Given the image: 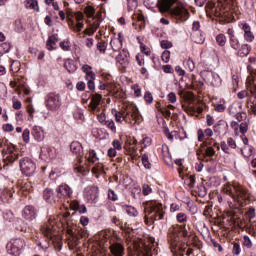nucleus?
I'll list each match as a JSON object with an SVG mask.
<instances>
[{
	"mask_svg": "<svg viewBox=\"0 0 256 256\" xmlns=\"http://www.w3.org/2000/svg\"><path fill=\"white\" fill-rule=\"evenodd\" d=\"M31 137V131L29 129H25L22 134V139L24 143H29Z\"/></svg>",
	"mask_w": 256,
	"mask_h": 256,
	"instance_id": "obj_42",
	"label": "nucleus"
},
{
	"mask_svg": "<svg viewBox=\"0 0 256 256\" xmlns=\"http://www.w3.org/2000/svg\"><path fill=\"white\" fill-rule=\"evenodd\" d=\"M211 79L212 80L210 81V85L212 87H221L222 80H221V76H219V74L212 72Z\"/></svg>",
	"mask_w": 256,
	"mask_h": 256,
	"instance_id": "obj_26",
	"label": "nucleus"
},
{
	"mask_svg": "<svg viewBox=\"0 0 256 256\" xmlns=\"http://www.w3.org/2000/svg\"><path fill=\"white\" fill-rule=\"evenodd\" d=\"M132 115H133V118L136 120V121H141V112H139V108H135L134 110H133V113H132Z\"/></svg>",
	"mask_w": 256,
	"mask_h": 256,
	"instance_id": "obj_56",
	"label": "nucleus"
},
{
	"mask_svg": "<svg viewBox=\"0 0 256 256\" xmlns=\"http://www.w3.org/2000/svg\"><path fill=\"white\" fill-rule=\"evenodd\" d=\"M170 250L174 256H179V254L177 253V243H171Z\"/></svg>",
	"mask_w": 256,
	"mask_h": 256,
	"instance_id": "obj_62",
	"label": "nucleus"
},
{
	"mask_svg": "<svg viewBox=\"0 0 256 256\" xmlns=\"http://www.w3.org/2000/svg\"><path fill=\"white\" fill-rule=\"evenodd\" d=\"M88 161H90V163H95V162L99 161V157H97V152H95L94 149L89 150Z\"/></svg>",
	"mask_w": 256,
	"mask_h": 256,
	"instance_id": "obj_32",
	"label": "nucleus"
},
{
	"mask_svg": "<svg viewBox=\"0 0 256 256\" xmlns=\"http://www.w3.org/2000/svg\"><path fill=\"white\" fill-rule=\"evenodd\" d=\"M56 193L62 197H71L73 195V189L67 184H62L56 188Z\"/></svg>",
	"mask_w": 256,
	"mask_h": 256,
	"instance_id": "obj_15",
	"label": "nucleus"
},
{
	"mask_svg": "<svg viewBox=\"0 0 256 256\" xmlns=\"http://www.w3.org/2000/svg\"><path fill=\"white\" fill-rule=\"evenodd\" d=\"M108 198L110 199V201H119V197L112 189L108 190Z\"/></svg>",
	"mask_w": 256,
	"mask_h": 256,
	"instance_id": "obj_47",
	"label": "nucleus"
},
{
	"mask_svg": "<svg viewBox=\"0 0 256 256\" xmlns=\"http://www.w3.org/2000/svg\"><path fill=\"white\" fill-rule=\"evenodd\" d=\"M104 125L108 127L112 133H117V127L115 126V122L113 120H107Z\"/></svg>",
	"mask_w": 256,
	"mask_h": 256,
	"instance_id": "obj_38",
	"label": "nucleus"
},
{
	"mask_svg": "<svg viewBox=\"0 0 256 256\" xmlns=\"http://www.w3.org/2000/svg\"><path fill=\"white\" fill-rule=\"evenodd\" d=\"M2 128L7 133H11V131H13L15 129V127H13L11 124H4Z\"/></svg>",
	"mask_w": 256,
	"mask_h": 256,
	"instance_id": "obj_64",
	"label": "nucleus"
},
{
	"mask_svg": "<svg viewBox=\"0 0 256 256\" xmlns=\"http://www.w3.org/2000/svg\"><path fill=\"white\" fill-rule=\"evenodd\" d=\"M249 53H251V45L249 44H242L241 47H239L236 55L238 57H247V55H249Z\"/></svg>",
	"mask_w": 256,
	"mask_h": 256,
	"instance_id": "obj_20",
	"label": "nucleus"
},
{
	"mask_svg": "<svg viewBox=\"0 0 256 256\" xmlns=\"http://www.w3.org/2000/svg\"><path fill=\"white\" fill-rule=\"evenodd\" d=\"M167 99L170 103H177V95L175 94V92H170L167 95Z\"/></svg>",
	"mask_w": 256,
	"mask_h": 256,
	"instance_id": "obj_54",
	"label": "nucleus"
},
{
	"mask_svg": "<svg viewBox=\"0 0 256 256\" xmlns=\"http://www.w3.org/2000/svg\"><path fill=\"white\" fill-rule=\"evenodd\" d=\"M242 31H244V39L248 43L253 42V39H255V36L253 35V32H251V26L247 23L242 25Z\"/></svg>",
	"mask_w": 256,
	"mask_h": 256,
	"instance_id": "obj_17",
	"label": "nucleus"
},
{
	"mask_svg": "<svg viewBox=\"0 0 256 256\" xmlns=\"http://www.w3.org/2000/svg\"><path fill=\"white\" fill-rule=\"evenodd\" d=\"M3 161H4V166H1L0 163V171H3L9 163H15L17 159H19V153L15 150V145L9 143L4 146V148L1 151Z\"/></svg>",
	"mask_w": 256,
	"mask_h": 256,
	"instance_id": "obj_1",
	"label": "nucleus"
},
{
	"mask_svg": "<svg viewBox=\"0 0 256 256\" xmlns=\"http://www.w3.org/2000/svg\"><path fill=\"white\" fill-rule=\"evenodd\" d=\"M68 25L70 29H72V31H75L76 33H81L82 29L85 27V23L83 22V14L80 13L76 15V24L75 21L69 19Z\"/></svg>",
	"mask_w": 256,
	"mask_h": 256,
	"instance_id": "obj_10",
	"label": "nucleus"
},
{
	"mask_svg": "<svg viewBox=\"0 0 256 256\" xmlns=\"http://www.w3.org/2000/svg\"><path fill=\"white\" fill-rule=\"evenodd\" d=\"M156 5L160 13H170V15H173V17H176L177 19H181V17H183V10L180 8H174L173 5L165 0H157Z\"/></svg>",
	"mask_w": 256,
	"mask_h": 256,
	"instance_id": "obj_3",
	"label": "nucleus"
},
{
	"mask_svg": "<svg viewBox=\"0 0 256 256\" xmlns=\"http://www.w3.org/2000/svg\"><path fill=\"white\" fill-rule=\"evenodd\" d=\"M113 148L115 149V151H121V149H123V146L121 145V142L119 140H114L112 142Z\"/></svg>",
	"mask_w": 256,
	"mask_h": 256,
	"instance_id": "obj_55",
	"label": "nucleus"
},
{
	"mask_svg": "<svg viewBox=\"0 0 256 256\" xmlns=\"http://www.w3.org/2000/svg\"><path fill=\"white\" fill-rule=\"evenodd\" d=\"M232 253L233 255H236V256L241 254V245H239V243H234L232 248Z\"/></svg>",
	"mask_w": 256,
	"mask_h": 256,
	"instance_id": "obj_48",
	"label": "nucleus"
},
{
	"mask_svg": "<svg viewBox=\"0 0 256 256\" xmlns=\"http://www.w3.org/2000/svg\"><path fill=\"white\" fill-rule=\"evenodd\" d=\"M125 212L127 213V215H129V217H137V215H139V212L133 206L126 207Z\"/></svg>",
	"mask_w": 256,
	"mask_h": 256,
	"instance_id": "obj_33",
	"label": "nucleus"
},
{
	"mask_svg": "<svg viewBox=\"0 0 256 256\" xmlns=\"http://www.w3.org/2000/svg\"><path fill=\"white\" fill-rule=\"evenodd\" d=\"M164 73H173V66L167 64L162 67Z\"/></svg>",
	"mask_w": 256,
	"mask_h": 256,
	"instance_id": "obj_63",
	"label": "nucleus"
},
{
	"mask_svg": "<svg viewBox=\"0 0 256 256\" xmlns=\"http://www.w3.org/2000/svg\"><path fill=\"white\" fill-rule=\"evenodd\" d=\"M141 161H142L143 167H145L146 169H151V162H149V155L143 154Z\"/></svg>",
	"mask_w": 256,
	"mask_h": 256,
	"instance_id": "obj_35",
	"label": "nucleus"
},
{
	"mask_svg": "<svg viewBox=\"0 0 256 256\" xmlns=\"http://www.w3.org/2000/svg\"><path fill=\"white\" fill-rule=\"evenodd\" d=\"M73 117L78 123H83V119H85V115L83 114V109L77 108L74 113Z\"/></svg>",
	"mask_w": 256,
	"mask_h": 256,
	"instance_id": "obj_29",
	"label": "nucleus"
},
{
	"mask_svg": "<svg viewBox=\"0 0 256 256\" xmlns=\"http://www.w3.org/2000/svg\"><path fill=\"white\" fill-rule=\"evenodd\" d=\"M160 46L162 49H171V47H173V43L169 40H162L160 42Z\"/></svg>",
	"mask_w": 256,
	"mask_h": 256,
	"instance_id": "obj_46",
	"label": "nucleus"
},
{
	"mask_svg": "<svg viewBox=\"0 0 256 256\" xmlns=\"http://www.w3.org/2000/svg\"><path fill=\"white\" fill-rule=\"evenodd\" d=\"M243 245L244 247H247V249H251V247H253V242L251 241V238H249V236H243Z\"/></svg>",
	"mask_w": 256,
	"mask_h": 256,
	"instance_id": "obj_40",
	"label": "nucleus"
},
{
	"mask_svg": "<svg viewBox=\"0 0 256 256\" xmlns=\"http://www.w3.org/2000/svg\"><path fill=\"white\" fill-rule=\"evenodd\" d=\"M216 43L219 47H225V43H227V37L225 34H218L216 36Z\"/></svg>",
	"mask_w": 256,
	"mask_h": 256,
	"instance_id": "obj_31",
	"label": "nucleus"
},
{
	"mask_svg": "<svg viewBox=\"0 0 256 256\" xmlns=\"http://www.w3.org/2000/svg\"><path fill=\"white\" fill-rule=\"evenodd\" d=\"M176 221H178V223H185L187 222V214L183 213V212H179L176 214Z\"/></svg>",
	"mask_w": 256,
	"mask_h": 256,
	"instance_id": "obj_39",
	"label": "nucleus"
},
{
	"mask_svg": "<svg viewBox=\"0 0 256 256\" xmlns=\"http://www.w3.org/2000/svg\"><path fill=\"white\" fill-rule=\"evenodd\" d=\"M59 41V35L58 34H52L48 37V40L46 41V47L48 51H53V49H57V42Z\"/></svg>",
	"mask_w": 256,
	"mask_h": 256,
	"instance_id": "obj_16",
	"label": "nucleus"
},
{
	"mask_svg": "<svg viewBox=\"0 0 256 256\" xmlns=\"http://www.w3.org/2000/svg\"><path fill=\"white\" fill-rule=\"evenodd\" d=\"M15 25V31H17V33H23V23L21 22V20H15L14 22Z\"/></svg>",
	"mask_w": 256,
	"mask_h": 256,
	"instance_id": "obj_44",
	"label": "nucleus"
},
{
	"mask_svg": "<svg viewBox=\"0 0 256 256\" xmlns=\"http://www.w3.org/2000/svg\"><path fill=\"white\" fill-rule=\"evenodd\" d=\"M229 129V124L225 120H219L214 125V133H218V135H227V131Z\"/></svg>",
	"mask_w": 256,
	"mask_h": 256,
	"instance_id": "obj_13",
	"label": "nucleus"
},
{
	"mask_svg": "<svg viewBox=\"0 0 256 256\" xmlns=\"http://www.w3.org/2000/svg\"><path fill=\"white\" fill-rule=\"evenodd\" d=\"M88 79L87 87L90 91H95V73L91 70H84Z\"/></svg>",
	"mask_w": 256,
	"mask_h": 256,
	"instance_id": "obj_18",
	"label": "nucleus"
},
{
	"mask_svg": "<svg viewBox=\"0 0 256 256\" xmlns=\"http://www.w3.org/2000/svg\"><path fill=\"white\" fill-rule=\"evenodd\" d=\"M70 150L74 155H81V153H83V145H81L79 141H73L70 144Z\"/></svg>",
	"mask_w": 256,
	"mask_h": 256,
	"instance_id": "obj_23",
	"label": "nucleus"
},
{
	"mask_svg": "<svg viewBox=\"0 0 256 256\" xmlns=\"http://www.w3.org/2000/svg\"><path fill=\"white\" fill-rule=\"evenodd\" d=\"M12 47L13 45H11L9 42L0 44V57H3L6 53H9Z\"/></svg>",
	"mask_w": 256,
	"mask_h": 256,
	"instance_id": "obj_28",
	"label": "nucleus"
},
{
	"mask_svg": "<svg viewBox=\"0 0 256 256\" xmlns=\"http://www.w3.org/2000/svg\"><path fill=\"white\" fill-rule=\"evenodd\" d=\"M220 147H221V150H222L224 153H227V154L231 153V152L229 151V145H228L225 141L221 142Z\"/></svg>",
	"mask_w": 256,
	"mask_h": 256,
	"instance_id": "obj_60",
	"label": "nucleus"
},
{
	"mask_svg": "<svg viewBox=\"0 0 256 256\" xmlns=\"http://www.w3.org/2000/svg\"><path fill=\"white\" fill-rule=\"evenodd\" d=\"M112 113H113V115L115 117V121L117 123H121V117H122L121 112L114 109V110H112Z\"/></svg>",
	"mask_w": 256,
	"mask_h": 256,
	"instance_id": "obj_57",
	"label": "nucleus"
},
{
	"mask_svg": "<svg viewBox=\"0 0 256 256\" xmlns=\"http://www.w3.org/2000/svg\"><path fill=\"white\" fill-rule=\"evenodd\" d=\"M102 21H103L102 18H97L95 16L92 17V21H90V29L92 33H95V31L99 29Z\"/></svg>",
	"mask_w": 256,
	"mask_h": 256,
	"instance_id": "obj_25",
	"label": "nucleus"
},
{
	"mask_svg": "<svg viewBox=\"0 0 256 256\" xmlns=\"http://www.w3.org/2000/svg\"><path fill=\"white\" fill-rule=\"evenodd\" d=\"M96 47L100 53H105V51H107V42L99 41L97 42Z\"/></svg>",
	"mask_w": 256,
	"mask_h": 256,
	"instance_id": "obj_37",
	"label": "nucleus"
},
{
	"mask_svg": "<svg viewBox=\"0 0 256 256\" xmlns=\"http://www.w3.org/2000/svg\"><path fill=\"white\" fill-rule=\"evenodd\" d=\"M123 41H125V37L123 36V32L118 33V51H120L123 47Z\"/></svg>",
	"mask_w": 256,
	"mask_h": 256,
	"instance_id": "obj_50",
	"label": "nucleus"
},
{
	"mask_svg": "<svg viewBox=\"0 0 256 256\" xmlns=\"http://www.w3.org/2000/svg\"><path fill=\"white\" fill-rule=\"evenodd\" d=\"M64 67L68 73H75V71H77V64H75L73 59H66L64 61Z\"/></svg>",
	"mask_w": 256,
	"mask_h": 256,
	"instance_id": "obj_24",
	"label": "nucleus"
},
{
	"mask_svg": "<svg viewBox=\"0 0 256 256\" xmlns=\"http://www.w3.org/2000/svg\"><path fill=\"white\" fill-rule=\"evenodd\" d=\"M199 197H205L207 195V187L205 185L198 186Z\"/></svg>",
	"mask_w": 256,
	"mask_h": 256,
	"instance_id": "obj_51",
	"label": "nucleus"
},
{
	"mask_svg": "<svg viewBox=\"0 0 256 256\" xmlns=\"http://www.w3.org/2000/svg\"><path fill=\"white\" fill-rule=\"evenodd\" d=\"M144 101H146V103L151 105V103H153V94H151V92H149V91L145 92Z\"/></svg>",
	"mask_w": 256,
	"mask_h": 256,
	"instance_id": "obj_49",
	"label": "nucleus"
},
{
	"mask_svg": "<svg viewBox=\"0 0 256 256\" xmlns=\"http://www.w3.org/2000/svg\"><path fill=\"white\" fill-rule=\"evenodd\" d=\"M234 189L236 191V195L239 199H242V201H245L247 199V189H245L243 186L240 184L235 185Z\"/></svg>",
	"mask_w": 256,
	"mask_h": 256,
	"instance_id": "obj_22",
	"label": "nucleus"
},
{
	"mask_svg": "<svg viewBox=\"0 0 256 256\" xmlns=\"http://www.w3.org/2000/svg\"><path fill=\"white\" fill-rule=\"evenodd\" d=\"M161 57L164 63H169V60L171 59V52L169 50H164Z\"/></svg>",
	"mask_w": 256,
	"mask_h": 256,
	"instance_id": "obj_45",
	"label": "nucleus"
},
{
	"mask_svg": "<svg viewBox=\"0 0 256 256\" xmlns=\"http://www.w3.org/2000/svg\"><path fill=\"white\" fill-rule=\"evenodd\" d=\"M31 135L34 137L35 141H38V143L45 140V131L41 126H34Z\"/></svg>",
	"mask_w": 256,
	"mask_h": 256,
	"instance_id": "obj_14",
	"label": "nucleus"
},
{
	"mask_svg": "<svg viewBox=\"0 0 256 256\" xmlns=\"http://www.w3.org/2000/svg\"><path fill=\"white\" fill-rule=\"evenodd\" d=\"M22 217H24L26 221H33L34 219H37V209L35 206H25L22 212Z\"/></svg>",
	"mask_w": 256,
	"mask_h": 256,
	"instance_id": "obj_12",
	"label": "nucleus"
},
{
	"mask_svg": "<svg viewBox=\"0 0 256 256\" xmlns=\"http://www.w3.org/2000/svg\"><path fill=\"white\" fill-rule=\"evenodd\" d=\"M45 105L48 111H59L61 107V96L55 93L48 94L45 98Z\"/></svg>",
	"mask_w": 256,
	"mask_h": 256,
	"instance_id": "obj_6",
	"label": "nucleus"
},
{
	"mask_svg": "<svg viewBox=\"0 0 256 256\" xmlns=\"http://www.w3.org/2000/svg\"><path fill=\"white\" fill-rule=\"evenodd\" d=\"M152 189H151V186H149V184H144L142 186V194L147 196V195H150Z\"/></svg>",
	"mask_w": 256,
	"mask_h": 256,
	"instance_id": "obj_53",
	"label": "nucleus"
},
{
	"mask_svg": "<svg viewBox=\"0 0 256 256\" xmlns=\"http://www.w3.org/2000/svg\"><path fill=\"white\" fill-rule=\"evenodd\" d=\"M110 251L114 256H124L125 246H123L121 243H116L110 247Z\"/></svg>",
	"mask_w": 256,
	"mask_h": 256,
	"instance_id": "obj_19",
	"label": "nucleus"
},
{
	"mask_svg": "<svg viewBox=\"0 0 256 256\" xmlns=\"http://www.w3.org/2000/svg\"><path fill=\"white\" fill-rule=\"evenodd\" d=\"M83 196L87 203H97L99 201V187L87 186L84 188Z\"/></svg>",
	"mask_w": 256,
	"mask_h": 256,
	"instance_id": "obj_7",
	"label": "nucleus"
},
{
	"mask_svg": "<svg viewBox=\"0 0 256 256\" xmlns=\"http://www.w3.org/2000/svg\"><path fill=\"white\" fill-rule=\"evenodd\" d=\"M205 155H207V157H213V155H215V149H213L211 146H208V148L205 149Z\"/></svg>",
	"mask_w": 256,
	"mask_h": 256,
	"instance_id": "obj_59",
	"label": "nucleus"
},
{
	"mask_svg": "<svg viewBox=\"0 0 256 256\" xmlns=\"http://www.w3.org/2000/svg\"><path fill=\"white\" fill-rule=\"evenodd\" d=\"M184 66L189 69V71H195V62L191 58L184 61Z\"/></svg>",
	"mask_w": 256,
	"mask_h": 256,
	"instance_id": "obj_36",
	"label": "nucleus"
},
{
	"mask_svg": "<svg viewBox=\"0 0 256 256\" xmlns=\"http://www.w3.org/2000/svg\"><path fill=\"white\" fill-rule=\"evenodd\" d=\"M60 47L64 50V51H71V42L69 40H64L62 42H60Z\"/></svg>",
	"mask_w": 256,
	"mask_h": 256,
	"instance_id": "obj_43",
	"label": "nucleus"
},
{
	"mask_svg": "<svg viewBox=\"0 0 256 256\" xmlns=\"http://www.w3.org/2000/svg\"><path fill=\"white\" fill-rule=\"evenodd\" d=\"M77 211L83 215L85 213H87V206H85V204H80L77 206Z\"/></svg>",
	"mask_w": 256,
	"mask_h": 256,
	"instance_id": "obj_61",
	"label": "nucleus"
},
{
	"mask_svg": "<svg viewBox=\"0 0 256 256\" xmlns=\"http://www.w3.org/2000/svg\"><path fill=\"white\" fill-rule=\"evenodd\" d=\"M227 35L231 49H234V51H239V47H241V44L239 43V39L237 38V36H235V31L233 30V28H229L227 30Z\"/></svg>",
	"mask_w": 256,
	"mask_h": 256,
	"instance_id": "obj_11",
	"label": "nucleus"
},
{
	"mask_svg": "<svg viewBox=\"0 0 256 256\" xmlns=\"http://www.w3.org/2000/svg\"><path fill=\"white\" fill-rule=\"evenodd\" d=\"M19 165L20 171L22 175H25V177H33V175H35V170L37 169V166L31 158L24 157L20 159Z\"/></svg>",
	"mask_w": 256,
	"mask_h": 256,
	"instance_id": "obj_4",
	"label": "nucleus"
},
{
	"mask_svg": "<svg viewBox=\"0 0 256 256\" xmlns=\"http://www.w3.org/2000/svg\"><path fill=\"white\" fill-rule=\"evenodd\" d=\"M25 6L27 7V9L39 11V4L37 3V0H26Z\"/></svg>",
	"mask_w": 256,
	"mask_h": 256,
	"instance_id": "obj_30",
	"label": "nucleus"
},
{
	"mask_svg": "<svg viewBox=\"0 0 256 256\" xmlns=\"http://www.w3.org/2000/svg\"><path fill=\"white\" fill-rule=\"evenodd\" d=\"M54 195H55V193L53 192V189H51V188H46L43 191V199H44V201H46V203H51V201H53Z\"/></svg>",
	"mask_w": 256,
	"mask_h": 256,
	"instance_id": "obj_27",
	"label": "nucleus"
},
{
	"mask_svg": "<svg viewBox=\"0 0 256 256\" xmlns=\"http://www.w3.org/2000/svg\"><path fill=\"white\" fill-rule=\"evenodd\" d=\"M71 214L69 212L64 213L62 219V226L69 237H75V223L72 222Z\"/></svg>",
	"mask_w": 256,
	"mask_h": 256,
	"instance_id": "obj_8",
	"label": "nucleus"
},
{
	"mask_svg": "<svg viewBox=\"0 0 256 256\" xmlns=\"http://www.w3.org/2000/svg\"><path fill=\"white\" fill-rule=\"evenodd\" d=\"M238 129L240 133H242V135H245V133L249 131V125L247 124V122H242L241 124H239Z\"/></svg>",
	"mask_w": 256,
	"mask_h": 256,
	"instance_id": "obj_41",
	"label": "nucleus"
},
{
	"mask_svg": "<svg viewBox=\"0 0 256 256\" xmlns=\"http://www.w3.org/2000/svg\"><path fill=\"white\" fill-rule=\"evenodd\" d=\"M166 137L169 141H173V139H178L179 138V132L178 131H172L169 134H167Z\"/></svg>",
	"mask_w": 256,
	"mask_h": 256,
	"instance_id": "obj_52",
	"label": "nucleus"
},
{
	"mask_svg": "<svg viewBox=\"0 0 256 256\" xmlns=\"http://www.w3.org/2000/svg\"><path fill=\"white\" fill-rule=\"evenodd\" d=\"M101 99H103V96L101 94L96 93L92 96V102L94 107H99V105H101Z\"/></svg>",
	"mask_w": 256,
	"mask_h": 256,
	"instance_id": "obj_34",
	"label": "nucleus"
},
{
	"mask_svg": "<svg viewBox=\"0 0 256 256\" xmlns=\"http://www.w3.org/2000/svg\"><path fill=\"white\" fill-rule=\"evenodd\" d=\"M146 215H151L152 221H161L165 213L163 212V205L161 203L152 201L149 202L145 208Z\"/></svg>",
	"mask_w": 256,
	"mask_h": 256,
	"instance_id": "obj_2",
	"label": "nucleus"
},
{
	"mask_svg": "<svg viewBox=\"0 0 256 256\" xmlns=\"http://www.w3.org/2000/svg\"><path fill=\"white\" fill-rule=\"evenodd\" d=\"M191 40L198 45H203L205 43V35H203V32H193Z\"/></svg>",
	"mask_w": 256,
	"mask_h": 256,
	"instance_id": "obj_21",
	"label": "nucleus"
},
{
	"mask_svg": "<svg viewBox=\"0 0 256 256\" xmlns=\"http://www.w3.org/2000/svg\"><path fill=\"white\" fill-rule=\"evenodd\" d=\"M236 119L237 121L241 122V121H245V119H247V113L245 112H239L236 114Z\"/></svg>",
	"mask_w": 256,
	"mask_h": 256,
	"instance_id": "obj_58",
	"label": "nucleus"
},
{
	"mask_svg": "<svg viewBox=\"0 0 256 256\" xmlns=\"http://www.w3.org/2000/svg\"><path fill=\"white\" fill-rule=\"evenodd\" d=\"M6 249L9 255L20 256L21 251L25 249V240L22 238L12 239L7 243Z\"/></svg>",
	"mask_w": 256,
	"mask_h": 256,
	"instance_id": "obj_5",
	"label": "nucleus"
},
{
	"mask_svg": "<svg viewBox=\"0 0 256 256\" xmlns=\"http://www.w3.org/2000/svg\"><path fill=\"white\" fill-rule=\"evenodd\" d=\"M116 63L121 69H127L129 67V50L126 48L120 50L116 56Z\"/></svg>",
	"mask_w": 256,
	"mask_h": 256,
	"instance_id": "obj_9",
	"label": "nucleus"
}]
</instances>
